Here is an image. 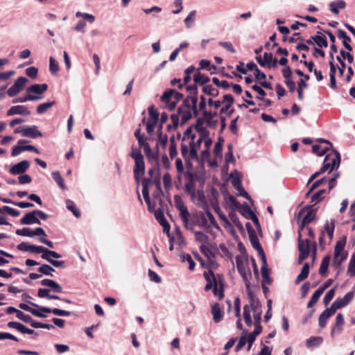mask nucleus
Segmentation results:
<instances>
[{"instance_id":"nucleus-1","label":"nucleus","mask_w":355,"mask_h":355,"mask_svg":"<svg viewBox=\"0 0 355 355\" xmlns=\"http://www.w3.org/2000/svg\"><path fill=\"white\" fill-rule=\"evenodd\" d=\"M174 199L175 207L180 211V217L184 227L193 230L194 227L198 224L199 216L198 214L191 215L180 196H175Z\"/></svg>"},{"instance_id":"nucleus-2","label":"nucleus","mask_w":355,"mask_h":355,"mask_svg":"<svg viewBox=\"0 0 355 355\" xmlns=\"http://www.w3.org/2000/svg\"><path fill=\"white\" fill-rule=\"evenodd\" d=\"M28 303L35 307L38 308V310L33 309L30 307L28 304L24 303H21L19 304V307L21 309H23L24 311L30 312L31 314H33L35 316L39 317V318H45L46 315L43 314V313H53L55 315L58 316H69L71 315V312L65 310L59 309L57 308L51 309L50 308L45 307V306H39L37 304L28 302Z\"/></svg>"},{"instance_id":"nucleus-3","label":"nucleus","mask_w":355,"mask_h":355,"mask_svg":"<svg viewBox=\"0 0 355 355\" xmlns=\"http://www.w3.org/2000/svg\"><path fill=\"white\" fill-rule=\"evenodd\" d=\"M340 163V155L336 150L326 155L324 160V164L318 171H315L311 175L310 178H317L318 176L324 174L325 172L329 173L334 169L338 168Z\"/></svg>"},{"instance_id":"nucleus-4","label":"nucleus","mask_w":355,"mask_h":355,"mask_svg":"<svg viewBox=\"0 0 355 355\" xmlns=\"http://www.w3.org/2000/svg\"><path fill=\"white\" fill-rule=\"evenodd\" d=\"M236 268L241 276L245 287L248 290H250V279L252 277L250 269L248 266V259L243 260L240 256L236 257Z\"/></svg>"},{"instance_id":"nucleus-5","label":"nucleus","mask_w":355,"mask_h":355,"mask_svg":"<svg viewBox=\"0 0 355 355\" xmlns=\"http://www.w3.org/2000/svg\"><path fill=\"white\" fill-rule=\"evenodd\" d=\"M183 98V95L174 89L166 90L161 96V101L171 110L176 107L177 103Z\"/></svg>"},{"instance_id":"nucleus-6","label":"nucleus","mask_w":355,"mask_h":355,"mask_svg":"<svg viewBox=\"0 0 355 355\" xmlns=\"http://www.w3.org/2000/svg\"><path fill=\"white\" fill-rule=\"evenodd\" d=\"M203 276L207 283L211 284L213 286H214V288L213 289L214 294H216V292L217 291V287L218 286V285H225V279L223 275L221 274L215 275L211 270L205 271L203 273Z\"/></svg>"},{"instance_id":"nucleus-7","label":"nucleus","mask_w":355,"mask_h":355,"mask_svg":"<svg viewBox=\"0 0 355 355\" xmlns=\"http://www.w3.org/2000/svg\"><path fill=\"white\" fill-rule=\"evenodd\" d=\"M310 246L311 241L309 239H302L301 232H298L299 263H302V262L309 257L310 254Z\"/></svg>"},{"instance_id":"nucleus-8","label":"nucleus","mask_w":355,"mask_h":355,"mask_svg":"<svg viewBox=\"0 0 355 355\" xmlns=\"http://www.w3.org/2000/svg\"><path fill=\"white\" fill-rule=\"evenodd\" d=\"M346 242L347 237L346 236H344L341 239H340L335 245L334 261H336V260L340 257L338 263H341L347 259V253L344 252V248L346 245Z\"/></svg>"},{"instance_id":"nucleus-9","label":"nucleus","mask_w":355,"mask_h":355,"mask_svg":"<svg viewBox=\"0 0 355 355\" xmlns=\"http://www.w3.org/2000/svg\"><path fill=\"white\" fill-rule=\"evenodd\" d=\"M131 156L135 162L133 170L135 178H139L144 174L145 169L143 155L139 151H133Z\"/></svg>"},{"instance_id":"nucleus-10","label":"nucleus","mask_w":355,"mask_h":355,"mask_svg":"<svg viewBox=\"0 0 355 355\" xmlns=\"http://www.w3.org/2000/svg\"><path fill=\"white\" fill-rule=\"evenodd\" d=\"M28 82V79L21 76L17 78L13 85H12L7 91V94L10 97H14L19 94L24 88L25 85Z\"/></svg>"},{"instance_id":"nucleus-11","label":"nucleus","mask_w":355,"mask_h":355,"mask_svg":"<svg viewBox=\"0 0 355 355\" xmlns=\"http://www.w3.org/2000/svg\"><path fill=\"white\" fill-rule=\"evenodd\" d=\"M27 143H28V141L25 139H19L18 141L19 145L15 146L12 148V150L11 153L12 156H13V157L17 156L21 152L26 151V150L33 151L37 154L40 153L39 150L37 148H35L34 146L25 145Z\"/></svg>"},{"instance_id":"nucleus-12","label":"nucleus","mask_w":355,"mask_h":355,"mask_svg":"<svg viewBox=\"0 0 355 355\" xmlns=\"http://www.w3.org/2000/svg\"><path fill=\"white\" fill-rule=\"evenodd\" d=\"M248 296L250 299V304L252 309V311L254 312V324L261 323V305L257 302L255 303V300L254 299V296L251 291H248Z\"/></svg>"},{"instance_id":"nucleus-13","label":"nucleus","mask_w":355,"mask_h":355,"mask_svg":"<svg viewBox=\"0 0 355 355\" xmlns=\"http://www.w3.org/2000/svg\"><path fill=\"white\" fill-rule=\"evenodd\" d=\"M16 234L19 236L33 237L34 236H46V234L42 227H36L34 230L28 227H24L16 230Z\"/></svg>"},{"instance_id":"nucleus-14","label":"nucleus","mask_w":355,"mask_h":355,"mask_svg":"<svg viewBox=\"0 0 355 355\" xmlns=\"http://www.w3.org/2000/svg\"><path fill=\"white\" fill-rule=\"evenodd\" d=\"M249 238L252 247L256 249L261 257V261H265V253L259 243V239L253 229L249 231Z\"/></svg>"},{"instance_id":"nucleus-15","label":"nucleus","mask_w":355,"mask_h":355,"mask_svg":"<svg viewBox=\"0 0 355 355\" xmlns=\"http://www.w3.org/2000/svg\"><path fill=\"white\" fill-rule=\"evenodd\" d=\"M196 180H200L201 184L205 182V179H189L184 185V191L190 195L192 199H195L196 196Z\"/></svg>"},{"instance_id":"nucleus-16","label":"nucleus","mask_w":355,"mask_h":355,"mask_svg":"<svg viewBox=\"0 0 355 355\" xmlns=\"http://www.w3.org/2000/svg\"><path fill=\"white\" fill-rule=\"evenodd\" d=\"M30 163L27 160H23L13 165L9 170L12 175H17L24 173L29 167Z\"/></svg>"},{"instance_id":"nucleus-17","label":"nucleus","mask_w":355,"mask_h":355,"mask_svg":"<svg viewBox=\"0 0 355 355\" xmlns=\"http://www.w3.org/2000/svg\"><path fill=\"white\" fill-rule=\"evenodd\" d=\"M31 114V110L25 105H14L7 111V116H10L15 114L28 116Z\"/></svg>"},{"instance_id":"nucleus-18","label":"nucleus","mask_w":355,"mask_h":355,"mask_svg":"<svg viewBox=\"0 0 355 355\" xmlns=\"http://www.w3.org/2000/svg\"><path fill=\"white\" fill-rule=\"evenodd\" d=\"M230 179H226V180H230ZM232 184L234 188L238 191L236 195L239 196H242L249 200H251L250 196L248 193V192L245 190L242 185L241 179H231Z\"/></svg>"},{"instance_id":"nucleus-19","label":"nucleus","mask_w":355,"mask_h":355,"mask_svg":"<svg viewBox=\"0 0 355 355\" xmlns=\"http://www.w3.org/2000/svg\"><path fill=\"white\" fill-rule=\"evenodd\" d=\"M51 289L49 288H39L37 291V296L40 298H46L48 300H59L63 302L71 304L72 302L69 299H61L58 295L49 294Z\"/></svg>"},{"instance_id":"nucleus-20","label":"nucleus","mask_w":355,"mask_h":355,"mask_svg":"<svg viewBox=\"0 0 355 355\" xmlns=\"http://www.w3.org/2000/svg\"><path fill=\"white\" fill-rule=\"evenodd\" d=\"M35 210L30 211L26 214L21 219L20 223L21 225H31V224H38L40 225V220L36 217Z\"/></svg>"},{"instance_id":"nucleus-21","label":"nucleus","mask_w":355,"mask_h":355,"mask_svg":"<svg viewBox=\"0 0 355 355\" xmlns=\"http://www.w3.org/2000/svg\"><path fill=\"white\" fill-rule=\"evenodd\" d=\"M23 137H31L35 139L38 137H42V133L38 130L36 125L23 126Z\"/></svg>"},{"instance_id":"nucleus-22","label":"nucleus","mask_w":355,"mask_h":355,"mask_svg":"<svg viewBox=\"0 0 355 355\" xmlns=\"http://www.w3.org/2000/svg\"><path fill=\"white\" fill-rule=\"evenodd\" d=\"M48 89V85L46 84H34L31 85L26 89V92L28 94H33V96H42V94L45 92Z\"/></svg>"},{"instance_id":"nucleus-23","label":"nucleus","mask_w":355,"mask_h":355,"mask_svg":"<svg viewBox=\"0 0 355 355\" xmlns=\"http://www.w3.org/2000/svg\"><path fill=\"white\" fill-rule=\"evenodd\" d=\"M153 187L155 188V191L153 194V200L154 201L157 202L159 206L162 207L163 201L161 198V196L163 195V191L161 187V179H154Z\"/></svg>"},{"instance_id":"nucleus-24","label":"nucleus","mask_w":355,"mask_h":355,"mask_svg":"<svg viewBox=\"0 0 355 355\" xmlns=\"http://www.w3.org/2000/svg\"><path fill=\"white\" fill-rule=\"evenodd\" d=\"M223 103H225V106L223 107L220 110L221 113H226L229 116H230L233 110H230L233 103H234V98L231 94H225L223 96Z\"/></svg>"},{"instance_id":"nucleus-25","label":"nucleus","mask_w":355,"mask_h":355,"mask_svg":"<svg viewBox=\"0 0 355 355\" xmlns=\"http://www.w3.org/2000/svg\"><path fill=\"white\" fill-rule=\"evenodd\" d=\"M354 296V292L350 291L346 293L343 298L338 297L334 302L336 304L337 307H338V309H341L349 304V302L353 300Z\"/></svg>"},{"instance_id":"nucleus-26","label":"nucleus","mask_w":355,"mask_h":355,"mask_svg":"<svg viewBox=\"0 0 355 355\" xmlns=\"http://www.w3.org/2000/svg\"><path fill=\"white\" fill-rule=\"evenodd\" d=\"M178 115L182 122H186L191 118V112L189 105L186 103L178 108Z\"/></svg>"},{"instance_id":"nucleus-27","label":"nucleus","mask_w":355,"mask_h":355,"mask_svg":"<svg viewBox=\"0 0 355 355\" xmlns=\"http://www.w3.org/2000/svg\"><path fill=\"white\" fill-rule=\"evenodd\" d=\"M211 314L213 315V320L216 323H218L223 320L224 313L218 303L216 302L212 306Z\"/></svg>"},{"instance_id":"nucleus-28","label":"nucleus","mask_w":355,"mask_h":355,"mask_svg":"<svg viewBox=\"0 0 355 355\" xmlns=\"http://www.w3.org/2000/svg\"><path fill=\"white\" fill-rule=\"evenodd\" d=\"M315 217V212L313 209L309 207V211L303 217L300 227L298 232L303 230L306 225L312 222Z\"/></svg>"},{"instance_id":"nucleus-29","label":"nucleus","mask_w":355,"mask_h":355,"mask_svg":"<svg viewBox=\"0 0 355 355\" xmlns=\"http://www.w3.org/2000/svg\"><path fill=\"white\" fill-rule=\"evenodd\" d=\"M221 192L224 193L225 200H227L233 209L239 210L241 208V203L235 198L234 196L229 194L224 188H221Z\"/></svg>"},{"instance_id":"nucleus-30","label":"nucleus","mask_w":355,"mask_h":355,"mask_svg":"<svg viewBox=\"0 0 355 355\" xmlns=\"http://www.w3.org/2000/svg\"><path fill=\"white\" fill-rule=\"evenodd\" d=\"M329 10L335 15L339 13V10H343L346 8V3L344 0H336L331 1L329 5Z\"/></svg>"},{"instance_id":"nucleus-31","label":"nucleus","mask_w":355,"mask_h":355,"mask_svg":"<svg viewBox=\"0 0 355 355\" xmlns=\"http://www.w3.org/2000/svg\"><path fill=\"white\" fill-rule=\"evenodd\" d=\"M136 180L138 184L141 180L143 196L149 195V187H153L154 179H136Z\"/></svg>"},{"instance_id":"nucleus-32","label":"nucleus","mask_w":355,"mask_h":355,"mask_svg":"<svg viewBox=\"0 0 355 355\" xmlns=\"http://www.w3.org/2000/svg\"><path fill=\"white\" fill-rule=\"evenodd\" d=\"M344 324V317L342 313H338L336 318V323L334 327H333L331 335L333 337L335 332L340 333L343 329V326Z\"/></svg>"},{"instance_id":"nucleus-33","label":"nucleus","mask_w":355,"mask_h":355,"mask_svg":"<svg viewBox=\"0 0 355 355\" xmlns=\"http://www.w3.org/2000/svg\"><path fill=\"white\" fill-rule=\"evenodd\" d=\"M312 39L320 48L328 46V42L326 37L320 32H318L317 35L312 36Z\"/></svg>"},{"instance_id":"nucleus-34","label":"nucleus","mask_w":355,"mask_h":355,"mask_svg":"<svg viewBox=\"0 0 355 355\" xmlns=\"http://www.w3.org/2000/svg\"><path fill=\"white\" fill-rule=\"evenodd\" d=\"M309 268L310 266L309 263L306 262L304 264L300 273L298 275L295 279L296 284H298L300 282H301L302 281L304 280L308 277L309 273Z\"/></svg>"},{"instance_id":"nucleus-35","label":"nucleus","mask_w":355,"mask_h":355,"mask_svg":"<svg viewBox=\"0 0 355 355\" xmlns=\"http://www.w3.org/2000/svg\"><path fill=\"white\" fill-rule=\"evenodd\" d=\"M42 98V96H33L32 94H27L26 96L24 97H19L16 98L12 100L13 103H25L26 101H36L41 100Z\"/></svg>"},{"instance_id":"nucleus-36","label":"nucleus","mask_w":355,"mask_h":355,"mask_svg":"<svg viewBox=\"0 0 355 355\" xmlns=\"http://www.w3.org/2000/svg\"><path fill=\"white\" fill-rule=\"evenodd\" d=\"M257 60L261 67L268 66V64L272 62V54L271 53L266 52L264 53L263 58L261 56L257 57Z\"/></svg>"},{"instance_id":"nucleus-37","label":"nucleus","mask_w":355,"mask_h":355,"mask_svg":"<svg viewBox=\"0 0 355 355\" xmlns=\"http://www.w3.org/2000/svg\"><path fill=\"white\" fill-rule=\"evenodd\" d=\"M200 69H196V72L193 76V80L196 83H198L200 85H204L209 81V78L200 73Z\"/></svg>"},{"instance_id":"nucleus-38","label":"nucleus","mask_w":355,"mask_h":355,"mask_svg":"<svg viewBox=\"0 0 355 355\" xmlns=\"http://www.w3.org/2000/svg\"><path fill=\"white\" fill-rule=\"evenodd\" d=\"M330 259L331 257L329 255H327L322 259L319 268V273L322 276H325L327 275Z\"/></svg>"},{"instance_id":"nucleus-39","label":"nucleus","mask_w":355,"mask_h":355,"mask_svg":"<svg viewBox=\"0 0 355 355\" xmlns=\"http://www.w3.org/2000/svg\"><path fill=\"white\" fill-rule=\"evenodd\" d=\"M224 142V139L222 137H219L218 139V141L216 143L214 148V155L216 159H221L222 158V150H223V144Z\"/></svg>"},{"instance_id":"nucleus-40","label":"nucleus","mask_w":355,"mask_h":355,"mask_svg":"<svg viewBox=\"0 0 355 355\" xmlns=\"http://www.w3.org/2000/svg\"><path fill=\"white\" fill-rule=\"evenodd\" d=\"M252 311L250 304L245 305L243 307V319L247 326L251 327L252 325V320L251 318L250 312Z\"/></svg>"},{"instance_id":"nucleus-41","label":"nucleus","mask_w":355,"mask_h":355,"mask_svg":"<svg viewBox=\"0 0 355 355\" xmlns=\"http://www.w3.org/2000/svg\"><path fill=\"white\" fill-rule=\"evenodd\" d=\"M323 341L322 337L320 336H311L308 338L306 341V345L307 347H313L319 346Z\"/></svg>"},{"instance_id":"nucleus-42","label":"nucleus","mask_w":355,"mask_h":355,"mask_svg":"<svg viewBox=\"0 0 355 355\" xmlns=\"http://www.w3.org/2000/svg\"><path fill=\"white\" fill-rule=\"evenodd\" d=\"M262 262L263 266H261V269L262 277L263 278L266 283H267L268 284H270L271 279L269 277V270L267 266L266 257H265V261H262Z\"/></svg>"},{"instance_id":"nucleus-43","label":"nucleus","mask_w":355,"mask_h":355,"mask_svg":"<svg viewBox=\"0 0 355 355\" xmlns=\"http://www.w3.org/2000/svg\"><path fill=\"white\" fill-rule=\"evenodd\" d=\"M41 257L43 259L49 261V260H53L52 259H51V257L55 258V259H59L61 257V254L56 252L55 251H53V250H50L47 248H44V253L42 254Z\"/></svg>"},{"instance_id":"nucleus-44","label":"nucleus","mask_w":355,"mask_h":355,"mask_svg":"<svg viewBox=\"0 0 355 355\" xmlns=\"http://www.w3.org/2000/svg\"><path fill=\"white\" fill-rule=\"evenodd\" d=\"M196 11L192 10L188 14L187 17L184 19V22L187 28H191L193 26V23L196 20Z\"/></svg>"},{"instance_id":"nucleus-45","label":"nucleus","mask_w":355,"mask_h":355,"mask_svg":"<svg viewBox=\"0 0 355 355\" xmlns=\"http://www.w3.org/2000/svg\"><path fill=\"white\" fill-rule=\"evenodd\" d=\"M239 211L246 218H250V217H252V216L255 215L254 212L250 209V207L246 203L241 205Z\"/></svg>"},{"instance_id":"nucleus-46","label":"nucleus","mask_w":355,"mask_h":355,"mask_svg":"<svg viewBox=\"0 0 355 355\" xmlns=\"http://www.w3.org/2000/svg\"><path fill=\"white\" fill-rule=\"evenodd\" d=\"M67 208L70 210L73 214L76 217L79 218L81 216L80 211L76 206L75 203L71 200H66Z\"/></svg>"},{"instance_id":"nucleus-47","label":"nucleus","mask_w":355,"mask_h":355,"mask_svg":"<svg viewBox=\"0 0 355 355\" xmlns=\"http://www.w3.org/2000/svg\"><path fill=\"white\" fill-rule=\"evenodd\" d=\"M169 155L171 159L176 157L178 154L177 147L175 144V139L174 136L170 138Z\"/></svg>"},{"instance_id":"nucleus-48","label":"nucleus","mask_w":355,"mask_h":355,"mask_svg":"<svg viewBox=\"0 0 355 355\" xmlns=\"http://www.w3.org/2000/svg\"><path fill=\"white\" fill-rule=\"evenodd\" d=\"M322 293L319 291L318 289L313 293L312 295L309 302L307 304L308 308H311L318 301L319 298L320 297Z\"/></svg>"},{"instance_id":"nucleus-49","label":"nucleus","mask_w":355,"mask_h":355,"mask_svg":"<svg viewBox=\"0 0 355 355\" xmlns=\"http://www.w3.org/2000/svg\"><path fill=\"white\" fill-rule=\"evenodd\" d=\"M54 104H55L54 101L46 102V103L40 104L37 107V112L39 114H42L44 113L48 109L51 107Z\"/></svg>"},{"instance_id":"nucleus-50","label":"nucleus","mask_w":355,"mask_h":355,"mask_svg":"<svg viewBox=\"0 0 355 355\" xmlns=\"http://www.w3.org/2000/svg\"><path fill=\"white\" fill-rule=\"evenodd\" d=\"M49 71L53 75L57 74L59 71L58 63L53 57L49 58Z\"/></svg>"},{"instance_id":"nucleus-51","label":"nucleus","mask_w":355,"mask_h":355,"mask_svg":"<svg viewBox=\"0 0 355 355\" xmlns=\"http://www.w3.org/2000/svg\"><path fill=\"white\" fill-rule=\"evenodd\" d=\"M347 275L350 277L355 276V252L352 255L347 268Z\"/></svg>"},{"instance_id":"nucleus-52","label":"nucleus","mask_w":355,"mask_h":355,"mask_svg":"<svg viewBox=\"0 0 355 355\" xmlns=\"http://www.w3.org/2000/svg\"><path fill=\"white\" fill-rule=\"evenodd\" d=\"M38 271L45 275H49L53 277L52 272H54L55 270L50 266L47 264H42L39 268Z\"/></svg>"},{"instance_id":"nucleus-53","label":"nucleus","mask_w":355,"mask_h":355,"mask_svg":"<svg viewBox=\"0 0 355 355\" xmlns=\"http://www.w3.org/2000/svg\"><path fill=\"white\" fill-rule=\"evenodd\" d=\"M200 250L210 261H211V259L215 257L214 253L209 248V247L205 245H202L200 246Z\"/></svg>"},{"instance_id":"nucleus-54","label":"nucleus","mask_w":355,"mask_h":355,"mask_svg":"<svg viewBox=\"0 0 355 355\" xmlns=\"http://www.w3.org/2000/svg\"><path fill=\"white\" fill-rule=\"evenodd\" d=\"M200 69H206L207 71L213 73L216 70V67L211 65L209 60H202L200 62Z\"/></svg>"},{"instance_id":"nucleus-55","label":"nucleus","mask_w":355,"mask_h":355,"mask_svg":"<svg viewBox=\"0 0 355 355\" xmlns=\"http://www.w3.org/2000/svg\"><path fill=\"white\" fill-rule=\"evenodd\" d=\"M312 150L315 154L321 156L329 150L327 149V147H324L320 144H314L312 146Z\"/></svg>"},{"instance_id":"nucleus-56","label":"nucleus","mask_w":355,"mask_h":355,"mask_svg":"<svg viewBox=\"0 0 355 355\" xmlns=\"http://www.w3.org/2000/svg\"><path fill=\"white\" fill-rule=\"evenodd\" d=\"M195 236L196 241L202 244H206L209 242V236L202 232H195Z\"/></svg>"},{"instance_id":"nucleus-57","label":"nucleus","mask_w":355,"mask_h":355,"mask_svg":"<svg viewBox=\"0 0 355 355\" xmlns=\"http://www.w3.org/2000/svg\"><path fill=\"white\" fill-rule=\"evenodd\" d=\"M202 91L205 94L211 96H217L218 95V90L214 88L211 85L204 86Z\"/></svg>"},{"instance_id":"nucleus-58","label":"nucleus","mask_w":355,"mask_h":355,"mask_svg":"<svg viewBox=\"0 0 355 355\" xmlns=\"http://www.w3.org/2000/svg\"><path fill=\"white\" fill-rule=\"evenodd\" d=\"M168 142V138L166 135H163L162 132V128H160V130L158 131V139L157 143L161 145L164 148L166 147Z\"/></svg>"},{"instance_id":"nucleus-59","label":"nucleus","mask_w":355,"mask_h":355,"mask_svg":"<svg viewBox=\"0 0 355 355\" xmlns=\"http://www.w3.org/2000/svg\"><path fill=\"white\" fill-rule=\"evenodd\" d=\"M335 295V288L330 289L325 295L323 299V303L325 306H327L329 302L332 300Z\"/></svg>"},{"instance_id":"nucleus-60","label":"nucleus","mask_w":355,"mask_h":355,"mask_svg":"<svg viewBox=\"0 0 355 355\" xmlns=\"http://www.w3.org/2000/svg\"><path fill=\"white\" fill-rule=\"evenodd\" d=\"M324 228H325V230H326L330 240H331L334 236V228H335L334 222L331 221V224H329L328 223H327Z\"/></svg>"},{"instance_id":"nucleus-61","label":"nucleus","mask_w":355,"mask_h":355,"mask_svg":"<svg viewBox=\"0 0 355 355\" xmlns=\"http://www.w3.org/2000/svg\"><path fill=\"white\" fill-rule=\"evenodd\" d=\"M183 0H174L173 6L175 7V10L172 11V13L174 15L179 14L183 9L182 6Z\"/></svg>"},{"instance_id":"nucleus-62","label":"nucleus","mask_w":355,"mask_h":355,"mask_svg":"<svg viewBox=\"0 0 355 355\" xmlns=\"http://www.w3.org/2000/svg\"><path fill=\"white\" fill-rule=\"evenodd\" d=\"M182 261H187L189 263V269L193 270L195 268L196 263L189 254L182 256Z\"/></svg>"},{"instance_id":"nucleus-63","label":"nucleus","mask_w":355,"mask_h":355,"mask_svg":"<svg viewBox=\"0 0 355 355\" xmlns=\"http://www.w3.org/2000/svg\"><path fill=\"white\" fill-rule=\"evenodd\" d=\"M148 114H149L148 120L157 122L158 118H159V114L157 112V110H155L154 109V107L152 106L148 108Z\"/></svg>"},{"instance_id":"nucleus-64","label":"nucleus","mask_w":355,"mask_h":355,"mask_svg":"<svg viewBox=\"0 0 355 355\" xmlns=\"http://www.w3.org/2000/svg\"><path fill=\"white\" fill-rule=\"evenodd\" d=\"M329 318V316H327V313L323 311L318 318L319 326L322 328L324 327L327 324V321Z\"/></svg>"}]
</instances>
